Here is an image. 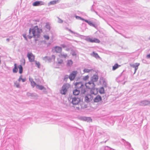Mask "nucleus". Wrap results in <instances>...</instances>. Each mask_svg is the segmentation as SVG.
I'll use <instances>...</instances> for the list:
<instances>
[{
	"label": "nucleus",
	"mask_w": 150,
	"mask_h": 150,
	"mask_svg": "<svg viewBox=\"0 0 150 150\" xmlns=\"http://www.w3.org/2000/svg\"><path fill=\"white\" fill-rule=\"evenodd\" d=\"M42 32V30L38 28L37 26L32 28H30L29 30V34L28 37L29 39L33 37L34 38H39L40 35V33Z\"/></svg>",
	"instance_id": "obj_1"
},
{
	"label": "nucleus",
	"mask_w": 150,
	"mask_h": 150,
	"mask_svg": "<svg viewBox=\"0 0 150 150\" xmlns=\"http://www.w3.org/2000/svg\"><path fill=\"white\" fill-rule=\"evenodd\" d=\"M76 88L81 90V94H84L87 91L86 88L81 82H76L75 83Z\"/></svg>",
	"instance_id": "obj_2"
},
{
	"label": "nucleus",
	"mask_w": 150,
	"mask_h": 150,
	"mask_svg": "<svg viewBox=\"0 0 150 150\" xmlns=\"http://www.w3.org/2000/svg\"><path fill=\"white\" fill-rule=\"evenodd\" d=\"M85 87H86V89L88 88L91 90V94H95L92 91L93 90L95 89V85L94 83L90 81L86 83L85 84Z\"/></svg>",
	"instance_id": "obj_3"
},
{
	"label": "nucleus",
	"mask_w": 150,
	"mask_h": 150,
	"mask_svg": "<svg viewBox=\"0 0 150 150\" xmlns=\"http://www.w3.org/2000/svg\"><path fill=\"white\" fill-rule=\"evenodd\" d=\"M85 40L88 42L91 43H99L100 40L97 38H90L89 36L86 37Z\"/></svg>",
	"instance_id": "obj_4"
},
{
	"label": "nucleus",
	"mask_w": 150,
	"mask_h": 150,
	"mask_svg": "<svg viewBox=\"0 0 150 150\" xmlns=\"http://www.w3.org/2000/svg\"><path fill=\"white\" fill-rule=\"evenodd\" d=\"M70 87V85L68 83H66L64 84L62 86V89L60 91V93L62 94L65 95L68 89Z\"/></svg>",
	"instance_id": "obj_5"
},
{
	"label": "nucleus",
	"mask_w": 150,
	"mask_h": 150,
	"mask_svg": "<svg viewBox=\"0 0 150 150\" xmlns=\"http://www.w3.org/2000/svg\"><path fill=\"white\" fill-rule=\"evenodd\" d=\"M139 105L140 106H145L148 105L150 106V101L148 100H144L138 102Z\"/></svg>",
	"instance_id": "obj_6"
},
{
	"label": "nucleus",
	"mask_w": 150,
	"mask_h": 150,
	"mask_svg": "<svg viewBox=\"0 0 150 150\" xmlns=\"http://www.w3.org/2000/svg\"><path fill=\"white\" fill-rule=\"evenodd\" d=\"M29 61L30 62H34L35 59V56L31 53H28L27 54Z\"/></svg>",
	"instance_id": "obj_7"
},
{
	"label": "nucleus",
	"mask_w": 150,
	"mask_h": 150,
	"mask_svg": "<svg viewBox=\"0 0 150 150\" xmlns=\"http://www.w3.org/2000/svg\"><path fill=\"white\" fill-rule=\"evenodd\" d=\"M77 73V71H73L72 72L69 77L71 81H72L74 79Z\"/></svg>",
	"instance_id": "obj_8"
},
{
	"label": "nucleus",
	"mask_w": 150,
	"mask_h": 150,
	"mask_svg": "<svg viewBox=\"0 0 150 150\" xmlns=\"http://www.w3.org/2000/svg\"><path fill=\"white\" fill-rule=\"evenodd\" d=\"M140 64L138 63H131L130 64V67L134 68V74L137 69H138V66H139Z\"/></svg>",
	"instance_id": "obj_9"
},
{
	"label": "nucleus",
	"mask_w": 150,
	"mask_h": 150,
	"mask_svg": "<svg viewBox=\"0 0 150 150\" xmlns=\"http://www.w3.org/2000/svg\"><path fill=\"white\" fill-rule=\"evenodd\" d=\"M79 98L76 97H73L71 103L73 105H76L80 101Z\"/></svg>",
	"instance_id": "obj_10"
},
{
	"label": "nucleus",
	"mask_w": 150,
	"mask_h": 150,
	"mask_svg": "<svg viewBox=\"0 0 150 150\" xmlns=\"http://www.w3.org/2000/svg\"><path fill=\"white\" fill-rule=\"evenodd\" d=\"M45 3L42 1H38L34 2L33 4L34 6H38L42 5H44Z\"/></svg>",
	"instance_id": "obj_11"
},
{
	"label": "nucleus",
	"mask_w": 150,
	"mask_h": 150,
	"mask_svg": "<svg viewBox=\"0 0 150 150\" xmlns=\"http://www.w3.org/2000/svg\"><path fill=\"white\" fill-rule=\"evenodd\" d=\"M80 119L82 120L87 121V122H91L92 121V119L90 117H80Z\"/></svg>",
	"instance_id": "obj_12"
},
{
	"label": "nucleus",
	"mask_w": 150,
	"mask_h": 150,
	"mask_svg": "<svg viewBox=\"0 0 150 150\" xmlns=\"http://www.w3.org/2000/svg\"><path fill=\"white\" fill-rule=\"evenodd\" d=\"M98 76L96 75H94L91 78V81L94 83L96 82L98 79Z\"/></svg>",
	"instance_id": "obj_13"
},
{
	"label": "nucleus",
	"mask_w": 150,
	"mask_h": 150,
	"mask_svg": "<svg viewBox=\"0 0 150 150\" xmlns=\"http://www.w3.org/2000/svg\"><path fill=\"white\" fill-rule=\"evenodd\" d=\"M102 100V98L100 96L98 95L94 98L93 101L94 102H98Z\"/></svg>",
	"instance_id": "obj_14"
},
{
	"label": "nucleus",
	"mask_w": 150,
	"mask_h": 150,
	"mask_svg": "<svg viewBox=\"0 0 150 150\" xmlns=\"http://www.w3.org/2000/svg\"><path fill=\"white\" fill-rule=\"evenodd\" d=\"M55 52L57 53H60L62 51L61 47L58 46H56L54 47Z\"/></svg>",
	"instance_id": "obj_15"
},
{
	"label": "nucleus",
	"mask_w": 150,
	"mask_h": 150,
	"mask_svg": "<svg viewBox=\"0 0 150 150\" xmlns=\"http://www.w3.org/2000/svg\"><path fill=\"white\" fill-rule=\"evenodd\" d=\"M59 2V1L58 0H54L50 1L48 3V6H49L50 5L55 4Z\"/></svg>",
	"instance_id": "obj_16"
},
{
	"label": "nucleus",
	"mask_w": 150,
	"mask_h": 150,
	"mask_svg": "<svg viewBox=\"0 0 150 150\" xmlns=\"http://www.w3.org/2000/svg\"><path fill=\"white\" fill-rule=\"evenodd\" d=\"M84 21L87 23L90 26L94 27H96L95 25L91 21H88V20L86 19Z\"/></svg>",
	"instance_id": "obj_17"
},
{
	"label": "nucleus",
	"mask_w": 150,
	"mask_h": 150,
	"mask_svg": "<svg viewBox=\"0 0 150 150\" xmlns=\"http://www.w3.org/2000/svg\"><path fill=\"white\" fill-rule=\"evenodd\" d=\"M80 92H81L80 90H78L77 89H76L73 91V93L74 95L75 96H77L79 94Z\"/></svg>",
	"instance_id": "obj_18"
},
{
	"label": "nucleus",
	"mask_w": 150,
	"mask_h": 150,
	"mask_svg": "<svg viewBox=\"0 0 150 150\" xmlns=\"http://www.w3.org/2000/svg\"><path fill=\"white\" fill-rule=\"evenodd\" d=\"M14 67L13 69V72L14 73H16L18 71V67L17 66V64H15Z\"/></svg>",
	"instance_id": "obj_19"
},
{
	"label": "nucleus",
	"mask_w": 150,
	"mask_h": 150,
	"mask_svg": "<svg viewBox=\"0 0 150 150\" xmlns=\"http://www.w3.org/2000/svg\"><path fill=\"white\" fill-rule=\"evenodd\" d=\"M59 56L60 57H62L64 58H67L68 56L67 54L66 53H61Z\"/></svg>",
	"instance_id": "obj_20"
},
{
	"label": "nucleus",
	"mask_w": 150,
	"mask_h": 150,
	"mask_svg": "<svg viewBox=\"0 0 150 150\" xmlns=\"http://www.w3.org/2000/svg\"><path fill=\"white\" fill-rule=\"evenodd\" d=\"M94 57H95L96 59H98L100 58V57L97 53H96L94 52H93V53L91 54Z\"/></svg>",
	"instance_id": "obj_21"
},
{
	"label": "nucleus",
	"mask_w": 150,
	"mask_h": 150,
	"mask_svg": "<svg viewBox=\"0 0 150 150\" xmlns=\"http://www.w3.org/2000/svg\"><path fill=\"white\" fill-rule=\"evenodd\" d=\"M73 64V62L71 60H67V66L68 67H71Z\"/></svg>",
	"instance_id": "obj_22"
},
{
	"label": "nucleus",
	"mask_w": 150,
	"mask_h": 150,
	"mask_svg": "<svg viewBox=\"0 0 150 150\" xmlns=\"http://www.w3.org/2000/svg\"><path fill=\"white\" fill-rule=\"evenodd\" d=\"M36 88L40 90H42L43 89H44V87L42 85L37 84L36 85Z\"/></svg>",
	"instance_id": "obj_23"
},
{
	"label": "nucleus",
	"mask_w": 150,
	"mask_h": 150,
	"mask_svg": "<svg viewBox=\"0 0 150 150\" xmlns=\"http://www.w3.org/2000/svg\"><path fill=\"white\" fill-rule=\"evenodd\" d=\"M18 68L19 69V73L21 74H22L23 71V68L22 65H19L18 66Z\"/></svg>",
	"instance_id": "obj_24"
},
{
	"label": "nucleus",
	"mask_w": 150,
	"mask_h": 150,
	"mask_svg": "<svg viewBox=\"0 0 150 150\" xmlns=\"http://www.w3.org/2000/svg\"><path fill=\"white\" fill-rule=\"evenodd\" d=\"M42 59L45 61H46L47 60L50 61L51 60V58H50V57L48 56H45L42 57Z\"/></svg>",
	"instance_id": "obj_25"
},
{
	"label": "nucleus",
	"mask_w": 150,
	"mask_h": 150,
	"mask_svg": "<svg viewBox=\"0 0 150 150\" xmlns=\"http://www.w3.org/2000/svg\"><path fill=\"white\" fill-rule=\"evenodd\" d=\"M120 65H119L117 64H115L114 66L112 67V70H115L117 69L119 67H120Z\"/></svg>",
	"instance_id": "obj_26"
},
{
	"label": "nucleus",
	"mask_w": 150,
	"mask_h": 150,
	"mask_svg": "<svg viewBox=\"0 0 150 150\" xmlns=\"http://www.w3.org/2000/svg\"><path fill=\"white\" fill-rule=\"evenodd\" d=\"M99 92L100 94H103L105 93L104 89L103 87H101L99 89Z\"/></svg>",
	"instance_id": "obj_27"
},
{
	"label": "nucleus",
	"mask_w": 150,
	"mask_h": 150,
	"mask_svg": "<svg viewBox=\"0 0 150 150\" xmlns=\"http://www.w3.org/2000/svg\"><path fill=\"white\" fill-rule=\"evenodd\" d=\"M34 62L35 63V66L38 68H40V64L39 62H38L36 60Z\"/></svg>",
	"instance_id": "obj_28"
},
{
	"label": "nucleus",
	"mask_w": 150,
	"mask_h": 150,
	"mask_svg": "<svg viewBox=\"0 0 150 150\" xmlns=\"http://www.w3.org/2000/svg\"><path fill=\"white\" fill-rule=\"evenodd\" d=\"M57 62L58 64H61L63 63V60L60 58H57Z\"/></svg>",
	"instance_id": "obj_29"
},
{
	"label": "nucleus",
	"mask_w": 150,
	"mask_h": 150,
	"mask_svg": "<svg viewBox=\"0 0 150 150\" xmlns=\"http://www.w3.org/2000/svg\"><path fill=\"white\" fill-rule=\"evenodd\" d=\"M69 31L70 32H71V33L74 34L76 36H79L80 35L78 33H76L75 32L71 30L70 29H69Z\"/></svg>",
	"instance_id": "obj_30"
},
{
	"label": "nucleus",
	"mask_w": 150,
	"mask_h": 150,
	"mask_svg": "<svg viewBox=\"0 0 150 150\" xmlns=\"http://www.w3.org/2000/svg\"><path fill=\"white\" fill-rule=\"evenodd\" d=\"M14 85L16 86L17 88H19L20 86L19 83L17 81H16L14 83Z\"/></svg>",
	"instance_id": "obj_31"
},
{
	"label": "nucleus",
	"mask_w": 150,
	"mask_h": 150,
	"mask_svg": "<svg viewBox=\"0 0 150 150\" xmlns=\"http://www.w3.org/2000/svg\"><path fill=\"white\" fill-rule=\"evenodd\" d=\"M45 27L48 30H50V26L49 24L48 23H46V25L45 26Z\"/></svg>",
	"instance_id": "obj_32"
},
{
	"label": "nucleus",
	"mask_w": 150,
	"mask_h": 150,
	"mask_svg": "<svg viewBox=\"0 0 150 150\" xmlns=\"http://www.w3.org/2000/svg\"><path fill=\"white\" fill-rule=\"evenodd\" d=\"M31 86L34 88L35 86H36V85H37L34 81L32 82L31 83Z\"/></svg>",
	"instance_id": "obj_33"
},
{
	"label": "nucleus",
	"mask_w": 150,
	"mask_h": 150,
	"mask_svg": "<svg viewBox=\"0 0 150 150\" xmlns=\"http://www.w3.org/2000/svg\"><path fill=\"white\" fill-rule=\"evenodd\" d=\"M85 102L88 103L90 101L89 99L88 96H86L85 97Z\"/></svg>",
	"instance_id": "obj_34"
},
{
	"label": "nucleus",
	"mask_w": 150,
	"mask_h": 150,
	"mask_svg": "<svg viewBox=\"0 0 150 150\" xmlns=\"http://www.w3.org/2000/svg\"><path fill=\"white\" fill-rule=\"evenodd\" d=\"M75 17H76V19H80V20H83V21H84V20H85L84 19L81 18L79 16H75Z\"/></svg>",
	"instance_id": "obj_35"
},
{
	"label": "nucleus",
	"mask_w": 150,
	"mask_h": 150,
	"mask_svg": "<svg viewBox=\"0 0 150 150\" xmlns=\"http://www.w3.org/2000/svg\"><path fill=\"white\" fill-rule=\"evenodd\" d=\"M91 69H84L83 71L84 72H85V73H88V72H90V71H91Z\"/></svg>",
	"instance_id": "obj_36"
},
{
	"label": "nucleus",
	"mask_w": 150,
	"mask_h": 150,
	"mask_svg": "<svg viewBox=\"0 0 150 150\" xmlns=\"http://www.w3.org/2000/svg\"><path fill=\"white\" fill-rule=\"evenodd\" d=\"M44 38L47 40H48L49 39V37L48 35H43Z\"/></svg>",
	"instance_id": "obj_37"
},
{
	"label": "nucleus",
	"mask_w": 150,
	"mask_h": 150,
	"mask_svg": "<svg viewBox=\"0 0 150 150\" xmlns=\"http://www.w3.org/2000/svg\"><path fill=\"white\" fill-rule=\"evenodd\" d=\"M89 78V76L88 75H87L84 76L83 78V80L84 81L87 80Z\"/></svg>",
	"instance_id": "obj_38"
},
{
	"label": "nucleus",
	"mask_w": 150,
	"mask_h": 150,
	"mask_svg": "<svg viewBox=\"0 0 150 150\" xmlns=\"http://www.w3.org/2000/svg\"><path fill=\"white\" fill-rule=\"evenodd\" d=\"M58 22L59 23H62L63 22V21L61 19H60L59 18V17H58Z\"/></svg>",
	"instance_id": "obj_39"
},
{
	"label": "nucleus",
	"mask_w": 150,
	"mask_h": 150,
	"mask_svg": "<svg viewBox=\"0 0 150 150\" xmlns=\"http://www.w3.org/2000/svg\"><path fill=\"white\" fill-rule=\"evenodd\" d=\"M71 54V55L73 56H76V52L74 51H72Z\"/></svg>",
	"instance_id": "obj_40"
},
{
	"label": "nucleus",
	"mask_w": 150,
	"mask_h": 150,
	"mask_svg": "<svg viewBox=\"0 0 150 150\" xmlns=\"http://www.w3.org/2000/svg\"><path fill=\"white\" fill-rule=\"evenodd\" d=\"M12 37H9V38L6 39V40L7 41L9 42L10 40H12Z\"/></svg>",
	"instance_id": "obj_41"
},
{
	"label": "nucleus",
	"mask_w": 150,
	"mask_h": 150,
	"mask_svg": "<svg viewBox=\"0 0 150 150\" xmlns=\"http://www.w3.org/2000/svg\"><path fill=\"white\" fill-rule=\"evenodd\" d=\"M23 36L26 40H27V38L26 36V34H23Z\"/></svg>",
	"instance_id": "obj_42"
},
{
	"label": "nucleus",
	"mask_w": 150,
	"mask_h": 150,
	"mask_svg": "<svg viewBox=\"0 0 150 150\" xmlns=\"http://www.w3.org/2000/svg\"><path fill=\"white\" fill-rule=\"evenodd\" d=\"M22 75H21L20 77H19V78L18 79V81L20 82V81L21 80V79H22Z\"/></svg>",
	"instance_id": "obj_43"
},
{
	"label": "nucleus",
	"mask_w": 150,
	"mask_h": 150,
	"mask_svg": "<svg viewBox=\"0 0 150 150\" xmlns=\"http://www.w3.org/2000/svg\"><path fill=\"white\" fill-rule=\"evenodd\" d=\"M29 80L31 83L32 82L34 81L33 79L32 78H29Z\"/></svg>",
	"instance_id": "obj_44"
},
{
	"label": "nucleus",
	"mask_w": 150,
	"mask_h": 150,
	"mask_svg": "<svg viewBox=\"0 0 150 150\" xmlns=\"http://www.w3.org/2000/svg\"><path fill=\"white\" fill-rule=\"evenodd\" d=\"M55 58V56L54 55H53L52 56L51 59H53L54 60Z\"/></svg>",
	"instance_id": "obj_45"
},
{
	"label": "nucleus",
	"mask_w": 150,
	"mask_h": 150,
	"mask_svg": "<svg viewBox=\"0 0 150 150\" xmlns=\"http://www.w3.org/2000/svg\"><path fill=\"white\" fill-rule=\"evenodd\" d=\"M43 91L44 92V93H47L46 89L44 87V89H43Z\"/></svg>",
	"instance_id": "obj_46"
},
{
	"label": "nucleus",
	"mask_w": 150,
	"mask_h": 150,
	"mask_svg": "<svg viewBox=\"0 0 150 150\" xmlns=\"http://www.w3.org/2000/svg\"><path fill=\"white\" fill-rule=\"evenodd\" d=\"M61 46L63 48H65L66 47V45L64 44H62L61 45Z\"/></svg>",
	"instance_id": "obj_47"
},
{
	"label": "nucleus",
	"mask_w": 150,
	"mask_h": 150,
	"mask_svg": "<svg viewBox=\"0 0 150 150\" xmlns=\"http://www.w3.org/2000/svg\"><path fill=\"white\" fill-rule=\"evenodd\" d=\"M21 80L23 82H24L25 81H26V79H23L22 78V79H21Z\"/></svg>",
	"instance_id": "obj_48"
},
{
	"label": "nucleus",
	"mask_w": 150,
	"mask_h": 150,
	"mask_svg": "<svg viewBox=\"0 0 150 150\" xmlns=\"http://www.w3.org/2000/svg\"><path fill=\"white\" fill-rule=\"evenodd\" d=\"M146 57L147 58H150V54H149L147 55Z\"/></svg>",
	"instance_id": "obj_49"
},
{
	"label": "nucleus",
	"mask_w": 150,
	"mask_h": 150,
	"mask_svg": "<svg viewBox=\"0 0 150 150\" xmlns=\"http://www.w3.org/2000/svg\"><path fill=\"white\" fill-rule=\"evenodd\" d=\"M127 145L129 147H130L131 146V144H130L129 143V142H127Z\"/></svg>",
	"instance_id": "obj_50"
},
{
	"label": "nucleus",
	"mask_w": 150,
	"mask_h": 150,
	"mask_svg": "<svg viewBox=\"0 0 150 150\" xmlns=\"http://www.w3.org/2000/svg\"><path fill=\"white\" fill-rule=\"evenodd\" d=\"M27 95L28 96H31V94H30V93H27Z\"/></svg>",
	"instance_id": "obj_51"
},
{
	"label": "nucleus",
	"mask_w": 150,
	"mask_h": 150,
	"mask_svg": "<svg viewBox=\"0 0 150 150\" xmlns=\"http://www.w3.org/2000/svg\"><path fill=\"white\" fill-rule=\"evenodd\" d=\"M68 76H65V78H68Z\"/></svg>",
	"instance_id": "obj_52"
},
{
	"label": "nucleus",
	"mask_w": 150,
	"mask_h": 150,
	"mask_svg": "<svg viewBox=\"0 0 150 150\" xmlns=\"http://www.w3.org/2000/svg\"><path fill=\"white\" fill-rule=\"evenodd\" d=\"M1 57L0 56V64H1Z\"/></svg>",
	"instance_id": "obj_53"
},
{
	"label": "nucleus",
	"mask_w": 150,
	"mask_h": 150,
	"mask_svg": "<svg viewBox=\"0 0 150 150\" xmlns=\"http://www.w3.org/2000/svg\"><path fill=\"white\" fill-rule=\"evenodd\" d=\"M149 40H150V36L148 38Z\"/></svg>",
	"instance_id": "obj_54"
},
{
	"label": "nucleus",
	"mask_w": 150,
	"mask_h": 150,
	"mask_svg": "<svg viewBox=\"0 0 150 150\" xmlns=\"http://www.w3.org/2000/svg\"><path fill=\"white\" fill-rule=\"evenodd\" d=\"M96 13L97 14V12H96Z\"/></svg>",
	"instance_id": "obj_55"
},
{
	"label": "nucleus",
	"mask_w": 150,
	"mask_h": 150,
	"mask_svg": "<svg viewBox=\"0 0 150 150\" xmlns=\"http://www.w3.org/2000/svg\"><path fill=\"white\" fill-rule=\"evenodd\" d=\"M112 150H114V149H112Z\"/></svg>",
	"instance_id": "obj_56"
}]
</instances>
